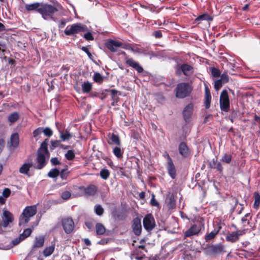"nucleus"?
<instances>
[{"label": "nucleus", "instance_id": "f257e3e1", "mask_svg": "<svg viewBox=\"0 0 260 260\" xmlns=\"http://www.w3.org/2000/svg\"><path fill=\"white\" fill-rule=\"evenodd\" d=\"M61 7L59 4L51 5L42 3L41 9H40V14L45 20H54L53 15L58 12L61 9Z\"/></svg>", "mask_w": 260, "mask_h": 260}, {"label": "nucleus", "instance_id": "f03ea898", "mask_svg": "<svg viewBox=\"0 0 260 260\" xmlns=\"http://www.w3.org/2000/svg\"><path fill=\"white\" fill-rule=\"evenodd\" d=\"M47 140L43 142L41 145L40 148L38 151V156L37 158L38 165L36 166L38 169H41L46 164L47 160L49 157V153L47 149Z\"/></svg>", "mask_w": 260, "mask_h": 260}, {"label": "nucleus", "instance_id": "7ed1b4c3", "mask_svg": "<svg viewBox=\"0 0 260 260\" xmlns=\"http://www.w3.org/2000/svg\"><path fill=\"white\" fill-rule=\"evenodd\" d=\"M87 31H88V29L85 25L80 23H76L67 26L64 32L66 35L71 36L76 34Z\"/></svg>", "mask_w": 260, "mask_h": 260}, {"label": "nucleus", "instance_id": "20e7f679", "mask_svg": "<svg viewBox=\"0 0 260 260\" xmlns=\"http://www.w3.org/2000/svg\"><path fill=\"white\" fill-rule=\"evenodd\" d=\"M37 213V207L36 206L26 207L19 219V225L26 224L30 220V218L34 216Z\"/></svg>", "mask_w": 260, "mask_h": 260}, {"label": "nucleus", "instance_id": "39448f33", "mask_svg": "<svg viewBox=\"0 0 260 260\" xmlns=\"http://www.w3.org/2000/svg\"><path fill=\"white\" fill-rule=\"evenodd\" d=\"M191 91V87L188 83H179L176 88V96L179 99H183L187 96Z\"/></svg>", "mask_w": 260, "mask_h": 260}, {"label": "nucleus", "instance_id": "423d86ee", "mask_svg": "<svg viewBox=\"0 0 260 260\" xmlns=\"http://www.w3.org/2000/svg\"><path fill=\"white\" fill-rule=\"evenodd\" d=\"M220 106L222 111L227 112L230 109V101L228 91L223 90L220 96Z\"/></svg>", "mask_w": 260, "mask_h": 260}, {"label": "nucleus", "instance_id": "0eeeda50", "mask_svg": "<svg viewBox=\"0 0 260 260\" xmlns=\"http://www.w3.org/2000/svg\"><path fill=\"white\" fill-rule=\"evenodd\" d=\"M203 225L201 224H193L189 229H188L184 233V238L190 237L193 236H197L201 232Z\"/></svg>", "mask_w": 260, "mask_h": 260}, {"label": "nucleus", "instance_id": "6e6552de", "mask_svg": "<svg viewBox=\"0 0 260 260\" xmlns=\"http://www.w3.org/2000/svg\"><path fill=\"white\" fill-rule=\"evenodd\" d=\"M78 189L81 191V193L79 194V196L84 194L87 196H92L96 193L97 187L95 185L91 184L87 187L80 186L78 188Z\"/></svg>", "mask_w": 260, "mask_h": 260}, {"label": "nucleus", "instance_id": "1a4fd4ad", "mask_svg": "<svg viewBox=\"0 0 260 260\" xmlns=\"http://www.w3.org/2000/svg\"><path fill=\"white\" fill-rule=\"evenodd\" d=\"M62 225L64 232L67 234L71 233L74 228V222L73 219L70 217H67L62 219Z\"/></svg>", "mask_w": 260, "mask_h": 260}, {"label": "nucleus", "instance_id": "9d476101", "mask_svg": "<svg viewBox=\"0 0 260 260\" xmlns=\"http://www.w3.org/2000/svg\"><path fill=\"white\" fill-rule=\"evenodd\" d=\"M144 228L147 231L152 230L155 226V221L151 214H147L143 219Z\"/></svg>", "mask_w": 260, "mask_h": 260}, {"label": "nucleus", "instance_id": "9b49d317", "mask_svg": "<svg viewBox=\"0 0 260 260\" xmlns=\"http://www.w3.org/2000/svg\"><path fill=\"white\" fill-rule=\"evenodd\" d=\"M168 156V161L167 162L166 168L168 172L172 179L176 177V170L175 167L173 162L172 159L169 155Z\"/></svg>", "mask_w": 260, "mask_h": 260}, {"label": "nucleus", "instance_id": "f8f14e48", "mask_svg": "<svg viewBox=\"0 0 260 260\" xmlns=\"http://www.w3.org/2000/svg\"><path fill=\"white\" fill-rule=\"evenodd\" d=\"M2 218V225L4 228L8 226L9 223L12 222L13 220V216L9 211L5 210L4 211Z\"/></svg>", "mask_w": 260, "mask_h": 260}, {"label": "nucleus", "instance_id": "ddd939ff", "mask_svg": "<svg viewBox=\"0 0 260 260\" xmlns=\"http://www.w3.org/2000/svg\"><path fill=\"white\" fill-rule=\"evenodd\" d=\"M105 45L111 51L115 52L118 47L122 46V43L118 41L110 39L106 42Z\"/></svg>", "mask_w": 260, "mask_h": 260}, {"label": "nucleus", "instance_id": "4468645a", "mask_svg": "<svg viewBox=\"0 0 260 260\" xmlns=\"http://www.w3.org/2000/svg\"><path fill=\"white\" fill-rule=\"evenodd\" d=\"M193 105L192 104H188L184 109L182 112L183 118L186 122L189 121L191 115L192 113Z\"/></svg>", "mask_w": 260, "mask_h": 260}, {"label": "nucleus", "instance_id": "2eb2a0df", "mask_svg": "<svg viewBox=\"0 0 260 260\" xmlns=\"http://www.w3.org/2000/svg\"><path fill=\"white\" fill-rule=\"evenodd\" d=\"M133 229L136 235H139L141 234L142 225L140 219L136 218L133 220Z\"/></svg>", "mask_w": 260, "mask_h": 260}, {"label": "nucleus", "instance_id": "dca6fc26", "mask_svg": "<svg viewBox=\"0 0 260 260\" xmlns=\"http://www.w3.org/2000/svg\"><path fill=\"white\" fill-rule=\"evenodd\" d=\"M19 143V135L18 133H14L10 138V149H14L17 147Z\"/></svg>", "mask_w": 260, "mask_h": 260}, {"label": "nucleus", "instance_id": "f3484780", "mask_svg": "<svg viewBox=\"0 0 260 260\" xmlns=\"http://www.w3.org/2000/svg\"><path fill=\"white\" fill-rule=\"evenodd\" d=\"M126 63L130 67L136 69L139 73H142L143 71L142 67L139 65V63L132 58L127 59Z\"/></svg>", "mask_w": 260, "mask_h": 260}, {"label": "nucleus", "instance_id": "a211bd4d", "mask_svg": "<svg viewBox=\"0 0 260 260\" xmlns=\"http://www.w3.org/2000/svg\"><path fill=\"white\" fill-rule=\"evenodd\" d=\"M42 4V3L37 2L32 4H26L25 8L28 11H36L37 12L40 13V9H41Z\"/></svg>", "mask_w": 260, "mask_h": 260}, {"label": "nucleus", "instance_id": "6ab92c4d", "mask_svg": "<svg viewBox=\"0 0 260 260\" xmlns=\"http://www.w3.org/2000/svg\"><path fill=\"white\" fill-rule=\"evenodd\" d=\"M176 201L173 194H169L166 199V203L170 209H173L175 206Z\"/></svg>", "mask_w": 260, "mask_h": 260}, {"label": "nucleus", "instance_id": "aec40b11", "mask_svg": "<svg viewBox=\"0 0 260 260\" xmlns=\"http://www.w3.org/2000/svg\"><path fill=\"white\" fill-rule=\"evenodd\" d=\"M179 153L183 157H187L188 155V149L185 143L182 142L179 146Z\"/></svg>", "mask_w": 260, "mask_h": 260}, {"label": "nucleus", "instance_id": "412c9836", "mask_svg": "<svg viewBox=\"0 0 260 260\" xmlns=\"http://www.w3.org/2000/svg\"><path fill=\"white\" fill-rule=\"evenodd\" d=\"M110 141H108V143L110 145L115 144L117 146L120 145V140L119 137L114 134L112 135L109 134Z\"/></svg>", "mask_w": 260, "mask_h": 260}, {"label": "nucleus", "instance_id": "4be33fe9", "mask_svg": "<svg viewBox=\"0 0 260 260\" xmlns=\"http://www.w3.org/2000/svg\"><path fill=\"white\" fill-rule=\"evenodd\" d=\"M181 69L183 74L186 76H189L193 73V68L187 64H183L181 67Z\"/></svg>", "mask_w": 260, "mask_h": 260}, {"label": "nucleus", "instance_id": "5701e85b", "mask_svg": "<svg viewBox=\"0 0 260 260\" xmlns=\"http://www.w3.org/2000/svg\"><path fill=\"white\" fill-rule=\"evenodd\" d=\"M72 136V135L68 130H66L64 132H60V138L61 141L69 140Z\"/></svg>", "mask_w": 260, "mask_h": 260}, {"label": "nucleus", "instance_id": "b1692460", "mask_svg": "<svg viewBox=\"0 0 260 260\" xmlns=\"http://www.w3.org/2000/svg\"><path fill=\"white\" fill-rule=\"evenodd\" d=\"M19 114L17 112H14L9 115L8 120L11 124H12L16 122L19 119Z\"/></svg>", "mask_w": 260, "mask_h": 260}, {"label": "nucleus", "instance_id": "393cba45", "mask_svg": "<svg viewBox=\"0 0 260 260\" xmlns=\"http://www.w3.org/2000/svg\"><path fill=\"white\" fill-rule=\"evenodd\" d=\"M32 165V163H24L20 168L19 172L23 174H27Z\"/></svg>", "mask_w": 260, "mask_h": 260}, {"label": "nucleus", "instance_id": "a878e982", "mask_svg": "<svg viewBox=\"0 0 260 260\" xmlns=\"http://www.w3.org/2000/svg\"><path fill=\"white\" fill-rule=\"evenodd\" d=\"M226 241L235 243L238 241L239 238L235 232L229 233L226 236Z\"/></svg>", "mask_w": 260, "mask_h": 260}, {"label": "nucleus", "instance_id": "bb28decb", "mask_svg": "<svg viewBox=\"0 0 260 260\" xmlns=\"http://www.w3.org/2000/svg\"><path fill=\"white\" fill-rule=\"evenodd\" d=\"M92 84L88 81L84 82L82 84V90L84 93H89L92 88Z\"/></svg>", "mask_w": 260, "mask_h": 260}, {"label": "nucleus", "instance_id": "cd10ccee", "mask_svg": "<svg viewBox=\"0 0 260 260\" xmlns=\"http://www.w3.org/2000/svg\"><path fill=\"white\" fill-rule=\"evenodd\" d=\"M54 249H55V245L54 244H52L51 246L46 247L43 252V255L45 257H47V256L51 255L53 253V252L54 250Z\"/></svg>", "mask_w": 260, "mask_h": 260}, {"label": "nucleus", "instance_id": "c85d7f7f", "mask_svg": "<svg viewBox=\"0 0 260 260\" xmlns=\"http://www.w3.org/2000/svg\"><path fill=\"white\" fill-rule=\"evenodd\" d=\"M219 230H220V228H218L217 229H214V230L213 231L211 232L210 233H209L205 236V240L207 242V241L213 239L216 236V235L218 234Z\"/></svg>", "mask_w": 260, "mask_h": 260}, {"label": "nucleus", "instance_id": "c756f323", "mask_svg": "<svg viewBox=\"0 0 260 260\" xmlns=\"http://www.w3.org/2000/svg\"><path fill=\"white\" fill-rule=\"evenodd\" d=\"M44 243V238L42 236L36 237L34 245V247H41Z\"/></svg>", "mask_w": 260, "mask_h": 260}, {"label": "nucleus", "instance_id": "7c9ffc66", "mask_svg": "<svg viewBox=\"0 0 260 260\" xmlns=\"http://www.w3.org/2000/svg\"><path fill=\"white\" fill-rule=\"evenodd\" d=\"M113 153L118 158L122 157L123 151L120 147L116 146L113 148Z\"/></svg>", "mask_w": 260, "mask_h": 260}, {"label": "nucleus", "instance_id": "2f4dec72", "mask_svg": "<svg viewBox=\"0 0 260 260\" xmlns=\"http://www.w3.org/2000/svg\"><path fill=\"white\" fill-rule=\"evenodd\" d=\"M95 228L97 234L103 235L105 233L106 230L104 226L102 224L100 223H97L96 224Z\"/></svg>", "mask_w": 260, "mask_h": 260}, {"label": "nucleus", "instance_id": "473e14b6", "mask_svg": "<svg viewBox=\"0 0 260 260\" xmlns=\"http://www.w3.org/2000/svg\"><path fill=\"white\" fill-rule=\"evenodd\" d=\"M51 149H53L56 147H59L61 148H63L64 149H66L68 148V146L63 147V145L62 144H60V140H54V141H51Z\"/></svg>", "mask_w": 260, "mask_h": 260}, {"label": "nucleus", "instance_id": "72a5a7b5", "mask_svg": "<svg viewBox=\"0 0 260 260\" xmlns=\"http://www.w3.org/2000/svg\"><path fill=\"white\" fill-rule=\"evenodd\" d=\"M93 80L97 83H101L103 81V77L98 72L94 74L93 76Z\"/></svg>", "mask_w": 260, "mask_h": 260}, {"label": "nucleus", "instance_id": "f704fd0d", "mask_svg": "<svg viewBox=\"0 0 260 260\" xmlns=\"http://www.w3.org/2000/svg\"><path fill=\"white\" fill-rule=\"evenodd\" d=\"M109 175L110 172L107 169H104L100 171V176L104 180L107 179Z\"/></svg>", "mask_w": 260, "mask_h": 260}, {"label": "nucleus", "instance_id": "c9c22d12", "mask_svg": "<svg viewBox=\"0 0 260 260\" xmlns=\"http://www.w3.org/2000/svg\"><path fill=\"white\" fill-rule=\"evenodd\" d=\"M260 204V196L257 193H254V203L253 207L254 208L257 209Z\"/></svg>", "mask_w": 260, "mask_h": 260}, {"label": "nucleus", "instance_id": "e433bc0d", "mask_svg": "<svg viewBox=\"0 0 260 260\" xmlns=\"http://www.w3.org/2000/svg\"><path fill=\"white\" fill-rule=\"evenodd\" d=\"M59 174V171L56 169H51L48 173V176L50 178H55Z\"/></svg>", "mask_w": 260, "mask_h": 260}, {"label": "nucleus", "instance_id": "4c0bfd02", "mask_svg": "<svg viewBox=\"0 0 260 260\" xmlns=\"http://www.w3.org/2000/svg\"><path fill=\"white\" fill-rule=\"evenodd\" d=\"M65 157L69 160H73L75 157L74 151L72 150H68L65 154Z\"/></svg>", "mask_w": 260, "mask_h": 260}, {"label": "nucleus", "instance_id": "58836bf2", "mask_svg": "<svg viewBox=\"0 0 260 260\" xmlns=\"http://www.w3.org/2000/svg\"><path fill=\"white\" fill-rule=\"evenodd\" d=\"M221 160L226 164H230L232 160V155L230 154L225 153L222 157Z\"/></svg>", "mask_w": 260, "mask_h": 260}, {"label": "nucleus", "instance_id": "ea45409f", "mask_svg": "<svg viewBox=\"0 0 260 260\" xmlns=\"http://www.w3.org/2000/svg\"><path fill=\"white\" fill-rule=\"evenodd\" d=\"M212 167L217 169L220 172H222L223 170L221 164L220 162L215 161L214 160L213 161Z\"/></svg>", "mask_w": 260, "mask_h": 260}, {"label": "nucleus", "instance_id": "a19ab883", "mask_svg": "<svg viewBox=\"0 0 260 260\" xmlns=\"http://www.w3.org/2000/svg\"><path fill=\"white\" fill-rule=\"evenodd\" d=\"M94 211L98 215L101 216L103 214L104 209L100 205H96L94 207Z\"/></svg>", "mask_w": 260, "mask_h": 260}, {"label": "nucleus", "instance_id": "79ce46f5", "mask_svg": "<svg viewBox=\"0 0 260 260\" xmlns=\"http://www.w3.org/2000/svg\"><path fill=\"white\" fill-rule=\"evenodd\" d=\"M32 230L30 229H26L23 231V233L20 235V236L23 238L24 240L29 236Z\"/></svg>", "mask_w": 260, "mask_h": 260}, {"label": "nucleus", "instance_id": "37998d69", "mask_svg": "<svg viewBox=\"0 0 260 260\" xmlns=\"http://www.w3.org/2000/svg\"><path fill=\"white\" fill-rule=\"evenodd\" d=\"M211 74L213 77L217 78L220 77V72L219 70L215 68H212L211 69Z\"/></svg>", "mask_w": 260, "mask_h": 260}, {"label": "nucleus", "instance_id": "c03bdc74", "mask_svg": "<svg viewBox=\"0 0 260 260\" xmlns=\"http://www.w3.org/2000/svg\"><path fill=\"white\" fill-rule=\"evenodd\" d=\"M205 106L206 109H208L210 107L211 101V96L209 95H205Z\"/></svg>", "mask_w": 260, "mask_h": 260}, {"label": "nucleus", "instance_id": "a18cd8bd", "mask_svg": "<svg viewBox=\"0 0 260 260\" xmlns=\"http://www.w3.org/2000/svg\"><path fill=\"white\" fill-rule=\"evenodd\" d=\"M43 133V127H39L35 129L33 132L34 137L35 138L40 137L41 135Z\"/></svg>", "mask_w": 260, "mask_h": 260}, {"label": "nucleus", "instance_id": "49530a36", "mask_svg": "<svg viewBox=\"0 0 260 260\" xmlns=\"http://www.w3.org/2000/svg\"><path fill=\"white\" fill-rule=\"evenodd\" d=\"M43 133L47 137H51L53 134L52 131L49 127H46L44 128L43 127Z\"/></svg>", "mask_w": 260, "mask_h": 260}, {"label": "nucleus", "instance_id": "de8ad7c7", "mask_svg": "<svg viewBox=\"0 0 260 260\" xmlns=\"http://www.w3.org/2000/svg\"><path fill=\"white\" fill-rule=\"evenodd\" d=\"M132 51L134 53H143L144 50L142 48H139L137 45H134L133 47Z\"/></svg>", "mask_w": 260, "mask_h": 260}, {"label": "nucleus", "instance_id": "09e8293b", "mask_svg": "<svg viewBox=\"0 0 260 260\" xmlns=\"http://www.w3.org/2000/svg\"><path fill=\"white\" fill-rule=\"evenodd\" d=\"M222 84L223 82L221 81V80H220L219 79L215 81L214 83L215 89L217 91L218 90L222 87Z\"/></svg>", "mask_w": 260, "mask_h": 260}, {"label": "nucleus", "instance_id": "8fccbe9b", "mask_svg": "<svg viewBox=\"0 0 260 260\" xmlns=\"http://www.w3.org/2000/svg\"><path fill=\"white\" fill-rule=\"evenodd\" d=\"M71 194L70 192L68 191H65L61 194V198L64 200H68L70 198Z\"/></svg>", "mask_w": 260, "mask_h": 260}, {"label": "nucleus", "instance_id": "3c124183", "mask_svg": "<svg viewBox=\"0 0 260 260\" xmlns=\"http://www.w3.org/2000/svg\"><path fill=\"white\" fill-rule=\"evenodd\" d=\"M219 80H221L223 83H226L229 81V76L226 74H222Z\"/></svg>", "mask_w": 260, "mask_h": 260}, {"label": "nucleus", "instance_id": "603ef678", "mask_svg": "<svg viewBox=\"0 0 260 260\" xmlns=\"http://www.w3.org/2000/svg\"><path fill=\"white\" fill-rule=\"evenodd\" d=\"M10 193L11 190H10V189H9L8 188H5L3 190L2 194L4 198H7L10 195Z\"/></svg>", "mask_w": 260, "mask_h": 260}, {"label": "nucleus", "instance_id": "864d4df0", "mask_svg": "<svg viewBox=\"0 0 260 260\" xmlns=\"http://www.w3.org/2000/svg\"><path fill=\"white\" fill-rule=\"evenodd\" d=\"M84 37L87 40H93L94 39L92 35L90 32L86 33L84 35Z\"/></svg>", "mask_w": 260, "mask_h": 260}, {"label": "nucleus", "instance_id": "5fc2aeb1", "mask_svg": "<svg viewBox=\"0 0 260 260\" xmlns=\"http://www.w3.org/2000/svg\"><path fill=\"white\" fill-rule=\"evenodd\" d=\"M23 238H22L20 236L19 238H16L12 241V244L13 245H16L20 243L22 241H23Z\"/></svg>", "mask_w": 260, "mask_h": 260}, {"label": "nucleus", "instance_id": "6e6d98bb", "mask_svg": "<svg viewBox=\"0 0 260 260\" xmlns=\"http://www.w3.org/2000/svg\"><path fill=\"white\" fill-rule=\"evenodd\" d=\"M209 16L208 15L203 14V15H202L200 16L199 17H198L196 19V21H199L200 20H208V19H209Z\"/></svg>", "mask_w": 260, "mask_h": 260}, {"label": "nucleus", "instance_id": "4d7b16f0", "mask_svg": "<svg viewBox=\"0 0 260 260\" xmlns=\"http://www.w3.org/2000/svg\"><path fill=\"white\" fill-rule=\"evenodd\" d=\"M133 46L134 45H133L131 44H125L123 46L122 45V46L121 47H122L123 49H126V50H131L132 51Z\"/></svg>", "mask_w": 260, "mask_h": 260}, {"label": "nucleus", "instance_id": "13d9d810", "mask_svg": "<svg viewBox=\"0 0 260 260\" xmlns=\"http://www.w3.org/2000/svg\"><path fill=\"white\" fill-rule=\"evenodd\" d=\"M82 50L85 52L88 55V56L91 58V57H92V54H91V53L89 51L88 48L86 47H82Z\"/></svg>", "mask_w": 260, "mask_h": 260}, {"label": "nucleus", "instance_id": "bf43d9fd", "mask_svg": "<svg viewBox=\"0 0 260 260\" xmlns=\"http://www.w3.org/2000/svg\"><path fill=\"white\" fill-rule=\"evenodd\" d=\"M50 161L53 165H58L60 163L58 158L56 157L52 158L50 160Z\"/></svg>", "mask_w": 260, "mask_h": 260}, {"label": "nucleus", "instance_id": "052dcab7", "mask_svg": "<svg viewBox=\"0 0 260 260\" xmlns=\"http://www.w3.org/2000/svg\"><path fill=\"white\" fill-rule=\"evenodd\" d=\"M66 23H67V21L64 19L61 20L60 22L58 25L59 28H63L66 25Z\"/></svg>", "mask_w": 260, "mask_h": 260}, {"label": "nucleus", "instance_id": "680f3d73", "mask_svg": "<svg viewBox=\"0 0 260 260\" xmlns=\"http://www.w3.org/2000/svg\"><path fill=\"white\" fill-rule=\"evenodd\" d=\"M154 36L156 38H160L162 37V34L160 30H157L154 32Z\"/></svg>", "mask_w": 260, "mask_h": 260}, {"label": "nucleus", "instance_id": "e2e57ef3", "mask_svg": "<svg viewBox=\"0 0 260 260\" xmlns=\"http://www.w3.org/2000/svg\"><path fill=\"white\" fill-rule=\"evenodd\" d=\"M5 144V141L3 139H0V154L2 152Z\"/></svg>", "mask_w": 260, "mask_h": 260}, {"label": "nucleus", "instance_id": "0e129e2a", "mask_svg": "<svg viewBox=\"0 0 260 260\" xmlns=\"http://www.w3.org/2000/svg\"><path fill=\"white\" fill-rule=\"evenodd\" d=\"M236 235H237V237L239 239V237L241 235H243L245 234V231L244 230H238L236 232H235Z\"/></svg>", "mask_w": 260, "mask_h": 260}, {"label": "nucleus", "instance_id": "69168bd1", "mask_svg": "<svg viewBox=\"0 0 260 260\" xmlns=\"http://www.w3.org/2000/svg\"><path fill=\"white\" fill-rule=\"evenodd\" d=\"M67 175V172L66 170H63L60 172V176L62 178V179H66Z\"/></svg>", "mask_w": 260, "mask_h": 260}, {"label": "nucleus", "instance_id": "338daca9", "mask_svg": "<svg viewBox=\"0 0 260 260\" xmlns=\"http://www.w3.org/2000/svg\"><path fill=\"white\" fill-rule=\"evenodd\" d=\"M205 95H209L210 94V92L208 86L205 84Z\"/></svg>", "mask_w": 260, "mask_h": 260}, {"label": "nucleus", "instance_id": "774afa93", "mask_svg": "<svg viewBox=\"0 0 260 260\" xmlns=\"http://www.w3.org/2000/svg\"><path fill=\"white\" fill-rule=\"evenodd\" d=\"M151 203L152 205H153V206H158V203H157V201L154 199V196H153L152 198V199H151Z\"/></svg>", "mask_w": 260, "mask_h": 260}]
</instances>
